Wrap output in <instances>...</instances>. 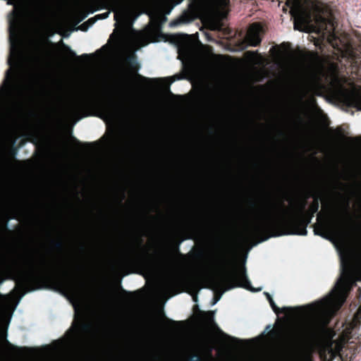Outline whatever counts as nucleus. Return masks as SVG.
<instances>
[{"label": "nucleus", "instance_id": "nucleus-12", "mask_svg": "<svg viewBox=\"0 0 361 361\" xmlns=\"http://www.w3.org/2000/svg\"><path fill=\"white\" fill-rule=\"evenodd\" d=\"M291 16L294 18V29L302 30L312 22L311 10L305 6L300 0H295L291 8Z\"/></svg>", "mask_w": 361, "mask_h": 361}, {"label": "nucleus", "instance_id": "nucleus-26", "mask_svg": "<svg viewBox=\"0 0 361 361\" xmlns=\"http://www.w3.org/2000/svg\"><path fill=\"white\" fill-rule=\"evenodd\" d=\"M184 240V238L180 239L178 242L174 243L172 245L173 249L176 252L179 251V245Z\"/></svg>", "mask_w": 361, "mask_h": 361}, {"label": "nucleus", "instance_id": "nucleus-35", "mask_svg": "<svg viewBox=\"0 0 361 361\" xmlns=\"http://www.w3.org/2000/svg\"><path fill=\"white\" fill-rule=\"evenodd\" d=\"M348 140L350 142L355 141L358 140V137H354V138H348Z\"/></svg>", "mask_w": 361, "mask_h": 361}, {"label": "nucleus", "instance_id": "nucleus-36", "mask_svg": "<svg viewBox=\"0 0 361 361\" xmlns=\"http://www.w3.org/2000/svg\"><path fill=\"white\" fill-rule=\"evenodd\" d=\"M337 338L343 339V338H351L350 337H345L343 336H338Z\"/></svg>", "mask_w": 361, "mask_h": 361}, {"label": "nucleus", "instance_id": "nucleus-17", "mask_svg": "<svg viewBox=\"0 0 361 361\" xmlns=\"http://www.w3.org/2000/svg\"><path fill=\"white\" fill-rule=\"evenodd\" d=\"M312 195L313 194L308 192L305 195L299 197L296 200L293 207L294 216H296L297 215H302L303 214L307 205V200L312 197Z\"/></svg>", "mask_w": 361, "mask_h": 361}, {"label": "nucleus", "instance_id": "nucleus-23", "mask_svg": "<svg viewBox=\"0 0 361 361\" xmlns=\"http://www.w3.org/2000/svg\"><path fill=\"white\" fill-rule=\"evenodd\" d=\"M7 326L0 322V338H7Z\"/></svg>", "mask_w": 361, "mask_h": 361}, {"label": "nucleus", "instance_id": "nucleus-27", "mask_svg": "<svg viewBox=\"0 0 361 361\" xmlns=\"http://www.w3.org/2000/svg\"><path fill=\"white\" fill-rule=\"evenodd\" d=\"M90 27V24L88 25L86 21L85 23H83L82 24H81L80 26H79V29L83 32H85L88 30V28Z\"/></svg>", "mask_w": 361, "mask_h": 361}, {"label": "nucleus", "instance_id": "nucleus-15", "mask_svg": "<svg viewBox=\"0 0 361 361\" xmlns=\"http://www.w3.org/2000/svg\"><path fill=\"white\" fill-rule=\"evenodd\" d=\"M343 97L348 106L361 111V87L346 90Z\"/></svg>", "mask_w": 361, "mask_h": 361}, {"label": "nucleus", "instance_id": "nucleus-22", "mask_svg": "<svg viewBox=\"0 0 361 361\" xmlns=\"http://www.w3.org/2000/svg\"><path fill=\"white\" fill-rule=\"evenodd\" d=\"M189 279L184 277V276H175L172 281L173 283L175 284H183V283H186L188 282H189Z\"/></svg>", "mask_w": 361, "mask_h": 361}, {"label": "nucleus", "instance_id": "nucleus-33", "mask_svg": "<svg viewBox=\"0 0 361 361\" xmlns=\"http://www.w3.org/2000/svg\"><path fill=\"white\" fill-rule=\"evenodd\" d=\"M137 78L140 79V80H149L148 78H145V77L142 76L140 74H137Z\"/></svg>", "mask_w": 361, "mask_h": 361}, {"label": "nucleus", "instance_id": "nucleus-41", "mask_svg": "<svg viewBox=\"0 0 361 361\" xmlns=\"http://www.w3.org/2000/svg\"><path fill=\"white\" fill-rule=\"evenodd\" d=\"M247 54H254V52H252V51H247Z\"/></svg>", "mask_w": 361, "mask_h": 361}, {"label": "nucleus", "instance_id": "nucleus-40", "mask_svg": "<svg viewBox=\"0 0 361 361\" xmlns=\"http://www.w3.org/2000/svg\"><path fill=\"white\" fill-rule=\"evenodd\" d=\"M117 16H118V13H116L115 14V19H117Z\"/></svg>", "mask_w": 361, "mask_h": 361}, {"label": "nucleus", "instance_id": "nucleus-19", "mask_svg": "<svg viewBox=\"0 0 361 361\" xmlns=\"http://www.w3.org/2000/svg\"><path fill=\"white\" fill-rule=\"evenodd\" d=\"M257 25L254 23L252 25V28L256 27ZM246 40L249 45L252 47H257L262 42V39L259 36V32L257 30H253L252 29L250 30L247 37Z\"/></svg>", "mask_w": 361, "mask_h": 361}, {"label": "nucleus", "instance_id": "nucleus-6", "mask_svg": "<svg viewBox=\"0 0 361 361\" xmlns=\"http://www.w3.org/2000/svg\"><path fill=\"white\" fill-rule=\"evenodd\" d=\"M294 351L289 361H312L311 355L316 347L324 361H341L340 350L345 340H304Z\"/></svg>", "mask_w": 361, "mask_h": 361}, {"label": "nucleus", "instance_id": "nucleus-42", "mask_svg": "<svg viewBox=\"0 0 361 361\" xmlns=\"http://www.w3.org/2000/svg\"><path fill=\"white\" fill-rule=\"evenodd\" d=\"M10 69L7 70V73H8L10 72Z\"/></svg>", "mask_w": 361, "mask_h": 361}, {"label": "nucleus", "instance_id": "nucleus-34", "mask_svg": "<svg viewBox=\"0 0 361 361\" xmlns=\"http://www.w3.org/2000/svg\"><path fill=\"white\" fill-rule=\"evenodd\" d=\"M15 1L16 0H7V4L10 5L14 4Z\"/></svg>", "mask_w": 361, "mask_h": 361}, {"label": "nucleus", "instance_id": "nucleus-37", "mask_svg": "<svg viewBox=\"0 0 361 361\" xmlns=\"http://www.w3.org/2000/svg\"><path fill=\"white\" fill-rule=\"evenodd\" d=\"M42 56H37V60L38 61H42Z\"/></svg>", "mask_w": 361, "mask_h": 361}, {"label": "nucleus", "instance_id": "nucleus-4", "mask_svg": "<svg viewBox=\"0 0 361 361\" xmlns=\"http://www.w3.org/2000/svg\"><path fill=\"white\" fill-rule=\"evenodd\" d=\"M312 197V202L302 215H297L289 220L279 215H268L249 228L250 234L252 236L262 237L261 241L283 235H306L307 227L319 208V195L314 194Z\"/></svg>", "mask_w": 361, "mask_h": 361}, {"label": "nucleus", "instance_id": "nucleus-1", "mask_svg": "<svg viewBox=\"0 0 361 361\" xmlns=\"http://www.w3.org/2000/svg\"><path fill=\"white\" fill-rule=\"evenodd\" d=\"M343 276L331 293L320 300L304 306L279 308L269 293H264L278 317L273 326L252 338H334L336 332L330 326L331 319L341 308L350 290L361 281V266L350 255L341 256Z\"/></svg>", "mask_w": 361, "mask_h": 361}, {"label": "nucleus", "instance_id": "nucleus-2", "mask_svg": "<svg viewBox=\"0 0 361 361\" xmlns=\"http://www.w3.org/2000/svg\"><path fill=\"white\" fill-rule=\"evenodd\" d=\"M192 320L175 321L165 314L150 316L141 321L149 336H86L89 324L82 316L76 317L66 334L59 338H213V311L204 312L193 307Z\"/></svg>", "mask_w": 361, "mask_h": 361}, {"label": "nucleus", "instance_id": "nucleus-5", "mask_svg": "<svg viewBox=\"0 0 361 361\" xmlns=\"http://www.w3.org/2000/svg\"><path fill=\"white\" fill-rule=\"evenodd\" d=\"M219 262L221 271L213 275L209 279L212 289L217 291L214 296V302H217L226 291L236 287L255 291L249 281L245 266L235 267L230 250L224 247L221 250Z\"/></svg>", "mask_w": 361, "mask_h": 361}, {"label": "nucleus", "instance_id": "nucleus-8", "mask_svg": "<svg viewBox=\"0 0 361 361\" xmlns=\"http://www.w3.org/2000/svg\"><path fill=\"white\" fill-rule=\"evenodd\" d=\"M97 108L104 114L112 116L117 111V106L111 101H105L96 97H88L78 99L68 106L67 111L70 116L76 118L77 121L90 115L89 111Z\"/></svg>", "mask_w": 361, "mask_h": 361}, {"label": "nucleus", "instance_id": "nucleus-24", "mask_svg": "<svg viewBox=\"0 0 361 361\" xmlns=\"http://www.w3.org/2000/svg\"><path fill=\"white\" fill-rule=\"evenodd\" d=\"M52 245L56 249L59 250H61L63 248V243L61 240H53Z\"/></svg>", "mask_w": 361, "mask_h": 361}, {"label": "nucleus", "instance_id": "nucleus-39", "mask_svg": "<svg viewBox=\"0 0 361 361\" xmlns=\"http://www.w3.org/2000/svg\"><path fill=\"white\" fill-rule=\"evenodd\" d=\"M118 6H119L121 10V11H123V6L119 4V5H118Z\"/></svg>", "mask_w": 361, "mask_h": 361}, {"label": "nucleus", "instance_id": "nucleus-32", "mask_svg": "<svg viewBox=\"0 0 361 361\" xmlns=\"http://www.w3.org/2000/svg\"><path fill=\"white\" fill-rule=\"evenodd\" d=\"M274 208H275V209H278L279 208H281V209H285V205H284L283 202H280V204H279V206H278V207H275Z\"/></svg>", "mask_w": 361, "mask_h": 361}, {"label": "nucleus", "instance_id": "nucleus-21", "mask_svg": "<svg viewBox=\"0 0 361 361\" xmlns=\"http://www.w3.org/2000/svg\"><path fill=\"white\" fill-rule=\"evenodd\" d=\"M355 326L361 323V305L358 307L356 312L354 314L352 321Z\"/></svg>", "mask_w": 361, "mask_h": 361}, {"label": "nucleus", "instance_id": "nucleus-11", "mask_svg": "<svg viewBox=\"0 0 361 361\" xmlns=\"http://www.w3.org/2000/svg\"><path fill=\"white\" fill-rule=\"evenodd\" d=\"M183 0H176V4H180ZM214 0H191L189 4V10L184 11L183 14L176 20L171 22V26H177L192 22L200 13L207 8Z\"/></svg>", "mask_w": 361, "mask_h": 361}, {"label": "nucleus", "instance_id": "nucleus-31", "mask_svg": "<svg viewBox=\"0 0 361 361\" xmlns=\"http://www.w3.org/2000/svg\"><path fill=\"white\" fill-rule=\"evenodd\" d=\"M190 361H200V358L197 355H192L190 357Z\"/></svg>", "mask_w": 361, "mask_h": 361}, {"label": "nucleus", "instance_id": "nucleus-7", "mask_svg": "<svg viewBox=\"0 0 361 361\" xmlns=\"http://www.w3.org/2000/svg\"><path fill=\"white\" fill-rule=\"evenodd\" d=\"M318 223L313 226L314 233L324 238L329 239L331 236H343L345 228L351 219L348 207L342 215L334 218H328L326 214L319 212L317 214Z\"/></svg>", "mask_w": 361, "mask_h": 361}, {"label": "nucleus", "instance_id": "nucleus-38", "mask_svg": "<svg viewBox=\"0 0 361 361\" xmlns=\"http://www.w3.org/2000/svg\"><path fill=\"white\" fill-rule=\"evenodd\" d=\"M192 298H193L194 301H195V302H196V301L197 300V295H193V297H192Z\"/></svg>", "mask_w": 361, "mask_h": 361}, {"label": "nucleus", "instance_id": "nucleus-14", "mask_svg": "<svg viewBox=\"0 0 361 361\" xmlns=\"http://www.w3.org/2000/svg\"><path fill=\"white\" fill-rule=\"evenodd\" d=\"M8 63L9 66H16V74L20 68V61L19 58L17 54H15L13 56V59H8ZM16 79V75H13L11 78V82L8 85L3 88L1 92L0 93V102H2L8 95H10L11 90L14 87V80Z\"/></svg>", "mask_w": 361, "mask_h": 361}, {"label": "nucleus", "instance_id": "nucleus-29", "mask_svg": "<svg viewBox=\"0 0 361 361\" xmlns=\"http://www.w3.org/2000/svg\"><path fill=\"white\" fill-rule=\"evenodd\" d=\"M86 23L89 25L90 24V27L92 26L94 23H95V20L93 18H91L90 19H88Z\"/></svg>", "mask_w": 361, "mask_h": 361}, {"label": "nucleus", "instance_id": "nucleus-9", "mask_svg": "<svg viewBox=\"0 0 361 361\" xmlns=\"http://www.w3.org/2000/svg\"><path fill=\"white\" fill-rule=\"evenodd\" d=\"M324 78L331 88H340L343 82L339 75L338 65L336 63H330L326 72L312 71L308 73L306 79L308 87L314 91L323 90L325 87Z\"/></svg>", "mask_w": 361, "mask_h": 361}, {"label": "nucleus", "instance_id": "nucleus-3", "mask_svg": "<svg viewBox=\"0 0 361 361\" xmlns=\"http://www.w3.org/2000/svg\"><path fill=\"white\" fill-rule=\"evenodd\" d=\"M24 264L29 267V270L19 274L18 283L27 292L40 288L44 282L51 283L55 289L68 293L73 298H79L85 289V281L71 274L61 259L46 260L41 258L36 263L33 258H29Z\"/></svg>", "mask_w": 361, "mask_h": 361}, {"label": "nucleus", "instance_id": "nucleus-28", "mask_svg": "<svg viewBox=\"0 0 361 361\" xmlns=\"http://www.w3.org/2000/svg\"><path fill=\"white\" fill-rule=\"evenodd\" d=\"M18 24V19L17 17H13L10 20V26L11 27H16Z\"/></svg>", "mask_w": 361, "mask_h": 361}, {"label": "nucleus", "instance_id": "nucleus-16", "mask_svg": "<svg viewBox=\"0 0 361 361\" xmlns=\"http://www.w3.org/2000/svg\"><path fill=\"white\" fill-rule=\"evenodd\" d=\"M348 59L351 63L353 71L358 73L361 71V48H350L348 50Z\"/></svg>", "mask_w": 361, "mask_h": 361}, {"label": "nucleus", "instance_id": "nucleus-13", "mask_svg": "<svg viewBox=\"0 0 361 361\" xmlns=\"http://www.w3.org/2000/svg\"><path fill=\"white\" fill-rule=\"evenodd\" d=\"M313 8L316 12L318 13V14L315 16V22L317 24H318L320 30H326L328 25L332 27L331 30H329L330 34L329 37V42L334 48H336V47H338L336 43L338 37L334 32V20L332 19L325 18L320 14V13L322 11V8L319 6L314 4Z\"/></svg>", "mask_w": 361, "mask_h": 361}, {"label": "nucleus", "instance_id": "nucleus-10", "mask_svg": "<svg viewBox=\"0 0 361 361\" xmlns=\"http://www.w3.org/2000/svg\"><path fill=\"white\" fill-rule=\"evenodd\" d=\"M135 246L132 251L122 260L124 267H138L150 269L154 266V259L149 250L144 245L143 239L140 236L135 238Z\"/></svg>", "mask_w": 361, "mask_h": 361}, {"label": "nucleus", "instance_id": "nucleus-25", "mask_svg": "<svg viewBox=\"0 0 361 361\" xmlns=\"http://www.w3.org/2000/svg\"><path fill=\"white\" fill-rule=\"evenodd\" d=\"M336 138H338V139L345 138V136L343 133L341 128H337L336 130Z\"/></svg>", "mask_w": 361, "mask_h": 361}, {"label": "nucleus", "instance_id": "nucleus-18", "mask_svg": "<svg viewBox=\"0 0 361 361\" xmlns=\"http://www.w3.org/2000/svg\"><path fill=\"white\" fill-rule=\"evenodd\" d=\"M130 319L126 315H117L111 321L112 325L120 330L128 329L130 326Z\"/></svg>", "mask_w": 361, "mask_h": 361}, {"label": "nucleus", "instance_id": "nucleus-30", "mask_svg": "<svg viewBox=\"0 0 361 361\" xmlns=\"http://www.w3.org/2000/svg\"><path fill=\"white\" fill-rule=\"evenodd\" d=\"M109 16V13L97 15L96 17L98 18H106Z\"/></svg>", "mask_w": 361, "mask_h": 361}, {"label": "nucleus", "instance_id": "nucleus-20", "mask_svg": "<svg viewBox=\"0 0 361 361\" xmlns=\"http://www.w3.org/2000/svg\"><path fill=\"white\" fill-rule=\"evenodd\" d=\"M47 42L51 45L52 47H57L61 45L64 51H66L69 57L75 58L76 59H78L79 58L84 59H88L90 58V55L87 54H83L80 56H78L66 44H65L62 39L60 40L59 44H54L50 41H47Z\"/></svg>", "mask_w": 361, "mask_h": 361}]
</instances>
